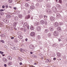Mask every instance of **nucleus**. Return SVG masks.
Instances as JSON below:
<instances>
[{
  "label": "nucleus",
  "mask_w": 67,
  "mask_h": 67,
  "mask_svg": "<svg viewBox=\"0 0 67 67\" xmlns=\"http://www.w3.org/2000/svg\"><path fill=\"white\" fill-rule=\"evenodd\" d=\"M22 62H20V65H22Z\"/></svg>",
  "instance_id": "4d7b16f0"
},
{
  "label": "nucleus",
  "mask_w": 67,
  "mask_h": 67,
  "mask_svg": "<svg viewBox=\"0 0 67 67\" xmlns=\"http://www.w3.org/2000/svg\"><path fill=\"white\" fill-rule=\"evenodd\" d=\"M24 29V32H26V30H27L25 28H24V29Z\"/></svg>",
  "instance_id": "c03bdc74"
},
{
  "label": "nucleus",
  "mask_w": 67,
  "mask_h": 67,
  "mask_svg": "<svg viewBox=\"0 0 67 67\" xmlns=\"http://www.w3.org/2000/svg\"><path fill=\"white\" fill-rule=\"evenodd\" d=\"M0 54H3L4 53L2 51H0Z\"/></svg>",
  "instance_id": "de8ad7c7"
},
{
  "label": "nucleus",
  "mask_w": 67,
  "mask_h": 67,
  "mask_svg": "<svg viewBox=\"0 0 67 67\" xmlns=\"http://www.w3.org/2000/svg\"><path fill=\"white\" fill-rule=\"evenodd\" d=\"M46 12L48 13H51V10L50 9H48V10L46 11Z\"/></svg>",
  "instance_id": "f8f14e48"
},
{
  "label": "nucleus",
  "mask_w": 67,
  "mask_h": 67,
  "mask_svg": "<svg viewBox=\"0 0 67 67\" xmlns=\"http://www.w3.org/2000/svg\"><path fill=\"white\" fill-rule=\"evenodd\" d=\"M30 9L32 10V9H34V5H32L30 7Z\"/></svg>",
  "instance_id": "6ab92c4d"
},
{
  "label": "nucleus",
  "mask_w": 67,
  "mask_h": 67,
  "mask_svg": "<svg viewBox=\"0 0 67 67\" xmlns=\"http://www.w3.org/2000/svg\"><path fill=\"white\" fill-rule=\"evenodd\" d=\"M40 38H41V37L40 36H38V39H40Z\"/></svg>",
  "instance_id": "49530a36"
},
{
  "label": "nucleus",
  "mask_w": 67,
  "mask_h": 67,
  "mask_svg": "<svg viewBox=\"0 0 67 67\" xmlns=\"http://www.w3.org/2000/svg\"><path fill=\"white\" fill-rule=\"evenodd\" d=\"M2 59L3 62H5V63H6V62H7V61H8L7 59V58H3Z\"/></svg>",
  "instance_id": "39448f33"
},
{
  "label": "nucleus",
  "mask_w": 67,
  "mask_h": 67,
  "mask_svg": "<svg viewBox=\"0 0 67 67\" xmlns=\"http://www.w3.org/2000/svg\"><path fill=\"white\" fill-rule=\"evenodd\" d=\"M8 66H10L12 65V62H9L8 63Z\"/></svg>",
  "instance_id": "c85d7f7f"
},
{
  "label": "nucleus",
  "mask_w": 67,
  "mask_h": 67,
  "mask_svg": "<svg viewBox=\"0 0 67 67\" xmlns=\"http://www.w3.org/2000/svg\"><path fill=\"white\" fill-rule=\"evenodd\" d=\"M29 26H27V29L29 30Z\"/></svg>",
  "instance_id": "5fc2aeb1"
},
{
  "label": "nucleus",
  "mask_w": 67,
  "mask_h": 67,
  "mask_svg": "<svg viewBox=\"0 0 67 67\" xmlns=\"http://www.w3.org/2000/svg\"><path fill=\"white\" fill-rule=\"evenodd\" d=\"M4 66L5 67H7V64H4Z\"/></svg>",
  "instance_id": "13d9d810"
},
{
  "label": "nucleus",
  "mask_w": 67,
  "mask_h": 67,
  "mask_svg": "<svg viewBox=\"0 0 67 67\" xmlns=\"http://www.w3.org/2000/svg\"><path fill=\"white\" fill-rule=\"evenodd\" d=\"M59 24L57 22H56L54 23V26L55 27H57L58 26Z\"/></svg>",
  "instance_id": "9b49d317"
},
{
  "label": "nucleus",
  "mask_w": 67,
  "mask_h": 67,
  "mask_svg": "<svg viewBox=\"0 0 67 67\" xmlns=\"http://www.w3.org/2000/svg\"><path fill=\"white\" fill-rule=\"evenodd\" d=\"M56 17L58 18H60V17L61 16H60V15L59 13V12H56Z\"/></svg>",
  "instance_id": "f03ea898"
},
{
  "label": "nucleus",
  "mask_w": 67,
  "mask_h": 67,
  "mask_svg": "<svg viewBox=\"0 0 67 67\" xmlns=\"http://www.w3.org/2000/svg\"><path fill=\"white\" fill-rule=\"evenodd\" d=\"M44 21L42 20L40 21V23L41 24H44Z\"/></svg>",
  "instance_id": "4468645a"
},
{
  "label": "nucleus",
  "mask_w": 67,
  "mask_h": 67,
  "mask_svg": "<svg viewBox=\"0 0 67 67\" xmlns=\"http://www.w3.org/2000/svg\"><path fill=\"white\" fill-rule=\"evenodd\" d=\"M4 7H5V6H4V5H3L2 6V8H4Z\"/></svg>",
  "instance_id": "6e6d98bb"
},
{
  "label": "nucleus",
  "mask_w": 67,
  "mask_h": 67,
  "mask_svg": "<svg viewBox=\"0 0 67 67\" xmlns=\"http://www.w3.org/2000/svg\"><path fill=\"white\" fill-rule=\"evenodd\" d=\"M20 51H21V52H23L25 50L24 49H20Z\"/></svg>",
  "instance_id": "72a5a7b5"
},
{
  "label": "nucleus",
  "mask_w": 67,
  "mask_h": 67,
  "mask_svg": "<svg viewBox=\"0 0 67 67\" xmlns=\"http://www.w3.org/2000/svg\"><path fill=\"white\" fill-rule=\"evenodd\" d=\"M49 31L48 29H46L44 30V32H45L46 33H47Z\"/></svg>",
  "instance_id": "bb28decb"
},
{
  "label": "nucleus",
  "mask_w": 67,
  "mask_h": 67,
  "mask_svg": "<svg viewBox=\"0 0 67 67\" xmlns=\"http://www.w3.org/2000/svg\"><path fill=\"white\" fill-rule=\"evenodd\" d=\"M3 20L4 22H5V23H7V22H8V20L6 19H4Z\"/></svg>",
  "instance_id": "c756f323"
},
{
  "label": "nucleus",
  "mask_w": 67,
  "mask_h": 67,
  "mask_svg": "<svg viewBox=\"0 0 67 67\" xmlns=\"http://www.w3.org/2000/svg\"><path fill=\"white\" fill-rule=\"evenodd\" d=\"M34 67V66L33 65H31L30 66V67Z\"/></svg>",
  "instance_id": "338daca9"
},
{
  "label": "nucleus",
  "mask_w": 67,
  "mask_h": 67,
  "mask_svg": "<svg viewBox=\"0 0 67 67\" xmlns=\"http://www.w3.org/2000/svg\"><path fill=\"white\" fill-rule=\"evenodd\" d=\"M25 5L26 7L27 8H28V7H29V6H30V5H29V4L27 3H26L25 4Z\"/></svg>",
  "instance_id": "a878e982"
},
{
  "label": "nucleus",
  "mask_w": 67,
  "mask_h": 67,
  "mask_svg": "<svg viewBox=\"0 0 67 67\" xmlns=\"http://www.w3.org/2000/svg\"><path fill=\"white\" fill-rule=\"evenodd\" d=\"M6 17L7 18H8V19H10V18H11V16L10 15H6Z\"/></svg>",
  "instance_id": "aec40b11"
},
{
  "label": "nucleus",
  "mask_w": 67,
  "mask_h": 67,
  "mask_svg": "<svg viewBox=\"0 0 67 67\" xmlns=\"http://www.w3.org/2000/svg\"><path fill=\"white\" fill-rule=\"evenodd\" d=\"M36 30L37 31H41V27L40 26H37L36 28Z\"/></svg>",
  "instance_id": "20e7f679"
},
{
  "label": "nucleus",
  "mask_w": 67,
  "mask_h": 67,
  "mask_svg": "<svg viewBox=\"0 0 67 67\" xmlns=\"http://www.w3.org/2000/svg\"><path fill=\"white\" fill-rule=\"evenodd\" d=\"M12 48L14 50H19V48L16 47H13Z\"/></svg>",
  "instance_id": "0eeeda50"
},
{
  "label": "nucleus",
  "mask_w": 67,
  "mask_h": 67,
  "mask_svg": "<svg viewBox=\"0 0 67 67\" xmlns=\"http://www.w3.org/2000/svg\"><path fill=\"white\" fill-rule=\"evenodd\" d=\"M8 2L10 3H11L12 2V0H8Z\"/></svg>",
  "instance_id": "e433bc0d"
},
{
  "label": "nucleus",
  "mask_w": 67,
  "mask_h": 67,
  "mask_svg": "<svg viewBox=\"0 0 67 67\" xmlns=\"http://www.w3.org/2000/svg\"><path fill=\"white\" fill-rule=\"evenodd\" d=\"M4 11V9H0V11Z\"/></svg>",
  "instance_id": "8fccbe9b"
},
{
  "label": "nucleus",
  "mask_w": 67,
  "mask_h": 67,
  "mask_svg": "<svg viewBox=\"0 0 67 67\" xmlns=\"http://www.w3.org/2000/svg\"><path fill=\"white\" fill-rule=\"evenodd\" d=\"M42 0H37V1H38V2H41V1H42Z\"/></svg>",
  "instance_id": "3c124183"
},
{
  "label": "nucleus",
  "mask_w": 67,
  "mask_h": 67,
  "mask_svg": "<svg viewBox=\"0 0 67 67\" xmlns=\"http://www.w3.org/2000/svg\"><path fill=\"white\" fill-rule=\"evenodd\" d=\"M59 25H63V23L59 22Z\"/></svg>",
  "instance_id": "37998d69"
},
{
  "label": "nucleus",
  "mask_w": 67,
  "mask_h": 67,
  "mask_svg": "<svg viewBox=\"0 0 67 67\" xmlns=\"http://www.w3.org/2000/svg\"><path fill=\"white\" fill-rule=\"evenodd\" d=\"M30 35L31 36H34L35 35V33L34 32H32L30 34Z\"/></svg>",
  "instance_id": "9d476101"
},
{
  "label": "nucleus",
  "mask_w": 67,
  "mask_h": 67,
  "mask_svg": "<svg viewBox=\"0 0 67 67\" xmlns=\"http://www.w3.org/2000/svg\"><path fill=\"white\" fill-rule=\"evenodd\" d=\"M5 7L6 8H8V5H6L5 6Z\"/></svg>",
  "instance_id": "864d4df0"
},
{
  "label": "nucleus",
  "mask_w": 67,
  "mask_h": 67,
  "mask_svg": "<svg viewBox=\"0 0 67 67\" xmlns=\"http://www.w3.org/2000/svg\"><path fill=\"white\" fill-rule=\"evenodd\" d=\"M47 60H48V61L49 62V59H47Z\"/></svg>",
  "instance_id": "0e129e2a"
},
{
  "label": "nucleus",
  "mask_w": 67,
  "mask_h": 67,
  "mask_svg": "<svg viewBox=\"0 0 67 67\" xmlns=\"http://www.w3.org/2000/svg\"><path fill=\"white\" fill-rule=\"evenodd\" d=\"M59 41V42L61 41V39L59 38L58 39Z\"/></svg>",
  "instance_id": "603ef678"
},
{
  "label": "nucleus",
  "mask_w": 67,
  "mask_h": 67,
  "mask_svg": "<svg viewBox=\"0 0 67 67\" xmlns=\"http://www.w3.org/2000/svg\"><path fill=\"white\" fill-rule=\"evenodd\" d=\"M28 13H30V10H29L28 12Z\"/></svg>",
  "instance_id": "774afa93"
},
{
  "label": "nucleus",
  "mask_w": 67,
  "mask_h": 67,
  "mask_svg": "<svg viewBox=\"0 0 67 67\" xmlns=\"http://www.w3.org/2000/svg\"><path fill=\"white\" fill-rule=\"evenodd\" d=\"M57 7L58 8V9H60L61 8V6L58 4L57 5Z\"/></svg>",
  "instance_id": "a211bd4d"
},
{
  "label": "nucleus",
  "mask_w": 67,
  "mask_h": 67,
  "mask_svg": "<svg viewBox=\"0 0 67 67\" xmlns=\"http://www.w3.org/2000/svg\"><path fill=\"white\" fill-rule=\"evenodd\" d=\"M22 34V32H18L17 33L18 35H21Z\"/></svg>",
  "instance_id": "f704fd0d"
},
{
  "label": "nucleus",
  "mask_w": 67,
  "mask_h": 67,
  "mask_svg": "<svg viewBox=\"0 0 67 67\" xmlns=\"http://www.w3.org/2000/svg\"><path fill=\"white\" fill-rule=\"evenodd\" d=\"M50 30L51 31H52V32H53V31H54V29L53 28V27L50 28Z\"/></svg>",
  "instance_id": "473e14b6"
},
{
  "label": "nucleus",
  "mask_w": 67,
  "mask_h": 67,
  "mask_svg": "<svg viewBox=\"0 0 67 67\" xmlns=\"http://www.w3.org/2000/svg\"><path fill=\"white\" fill-rule=\"evenodd\" d=\"M16 14H18V15L20 13V12H19V11H17L16 12Z\"/></svg>",
  "instance_id": "a19ab883"
},
{
  "label": "nucleus",
  "mask_w": 67,
  "mask_h": 67,
  "mask_svg": "<svg viewBox=\"0 0 67 67\" xmlns=\"http://www.w3.org/2000/svg\"><path fill=\"white\" fill-rule=\"evenodd\" d=\"M30 15H28L26 16L25 18L26 19H30Z\"/></svg>",
  "instance_id": "393cba45"
},
{
  "label": "nucleus",
  "mask_w": 67,
  "mask_h": 67,
  "mask_svg": "<svg viewBox=\"0 0 67 67\" xmlns=\"http://www.w3.org/2000/svg\"><path fill=\"white\" fill-rule=\"evenodd\" d=\"M59 2L61 3V4H62V0H59Z\"/></svg>",
  "instance_id": "58836bf2"
},
{
  "label": "nucleus",
  "mask_w": 67,
  "mask_h": 67,
  "mask_svg": "<svg viewBox=\"0 0 67 67\" xmlns=\"http://www.w3.org/2000/svg\"><path fill=\"white\" fill-rule=\"evenodd\" d=\"M53 11H56V8L55 7H54L53 8Z\"/></svg>",
  "instance_id": "cd10ccee"
},
{
  "label": "nucleus",
  "mask_w": 67,
  "mask_h": 67,
  "mask_svg": "<svg viewBox=\"0 0 67 67\" xmlns=\"http://www.w3.org/2000/svg\"><path fill=\"white\" fill-rule=\"evenodd\" d=\"M29 47L31 49H34V46L32 44H30L29 45Z\"/></svg>",
  "instance_id": "423d86ee"
},
{
  "label": "nucleus",
  "mask_w": 67,
  "mask_h": 67,
  "mask_svg": "<svg viewBox=\"0 0 67 67\" xmlns=\"http://www.w3.org/2000/svg\"><path fill=\"white\" fill-rule=\"evenodd\" d=\"M48 37H49V38H51V36H52V34L51 33H49L48 35Z\"/></svg>",
  "instance_id": "412c9836"
},
{
  "label": "nucleus",
  "mask_w": 67,
  "mask_h": 67,
  "mask_svg": "<svg viewBox=\"0 0 67 67\" xmlns=\"http://www.w3.org/2000/svg\"><path fill=\"white\" fill-rule=\"evenodd\" d=\"M18 58L19 59L20 61L22 62V58H21L20 57H18Z\"/></svg>",
  "instance_id": "c9c22d12"
},
{
  "label": "nucleus",
  "mask_w": 67,
  "mask_h": 67,
  "mask_svg": "<svg viewBox=\"0 0 67 67\" xmlns=\"http://www.w3.org/2000/svg\"><path fill=\"white\" fill-rule=\"evenodd\" d=\"M18 17L19 18H22V17H23V15H22L21 14H19L18 15Z\"/></svg>",
  "instance_id": "2f4dec72"
},
{
  "label": "nucleus",
  "mask_w": 67,
  "mask_h": 67,
  "mask_svg": "<svg viewBox=\"0 0 67 67\" xmlns=\"http://www.w3.org/2000/svg\"><path fill=\"white\" fill-rule=\"evenodd\" d=\"M11 38V39H14V37H12Z\"/></svg>",
  "instance_id": "bf43d9fd"
},
{
  "label": "nucleus",
  "mask_w": 67,
  "mask_h": 67,
  "mask_svg": "<svg viewBox=\"0 0 67 67\" xmlns=\"http://www.w3.org/2000/svg\"><path fill=\"white\" fill-rule=\"evenodd\" d=\"M51 5H48V8H51Z\"/></svg>",
  "instance_id": "a18cd8bd"
},
{
  "label": "nucleus",
  "mask_w": 67,
  "mask_h": 67,
  "mask_svg": "<svg viewBox=\"0 0 67 67\" xmlns=\"http://www.w3.org/2000/svg\"><path fill=\"white\" fill-rule=\"evenodd\" d=\"M26 41H27V38H26L25 40Z\"/></svg>",
  "instance_id": "69168bd1"
},
{
  "label": "nucleus",
  "mask_w": 67,
  "mask_h": 67,
  "mask_svg": "<svg viewBox=\"0 0 67 67\" xmlns=\"http://www.w3.org/2000/svg\"><path fill=\"white\" fill-rule=\"evenodd\" d=\"M17 24H18V22H15L13 23V26H14L15 27L16 26V25H17Z\"/></svg>",
  "instance_id": "dca6fc26"
},
{
  "label": "nucleus",
  "mask_w": 67,
  "mask_h": 67,
  "mask_svg": "<svg viewBox=\"0 0 67 67\" xmlns=\"http://www.w3.org/2000/svg\"><path fill=\"white\" fill-rule=\"evenodd\" d=\"M53 35L55 36H58V34H59V32L57 31H55L53 32Z\"/></svg>",
  "instance_id": "f257e3e1"
},
{
  "label": "nucleus",
  "mask_w": 67,
  "mask_h": 67,
  "mask_svg": "<svg viewBox=\"0 0 67 67\" xmlns=\"http://www.w3.org/2000/svg\"><path fill=\"white\" fill-rule=\"evenodd\" d=\"M36 5L37 7H38V6H39V3H37V4H36Z\"/></svg>",
  "instance_id": "79ce46f5"
},
{
  "label": "nucleus",
  "mask_w": 67,
  "mask_h": 67,
  "mask_svg": "<svg viewBox=\"0 0 67 67\" xmlns=\"http://www.w3.org/2000/svg\"><path fill=\"white\" fill-rule=\"evenodd\" d=\"M30 29L31 30H34V27L32 25L30 26Z\"/></svg>",
  "instance_id": "2eb2a0df"
},
{
  "label": "nucleus",
  "mask_w": 67,
  "mask_h": 67,
  "mask_svg": "<svg viewBox=\"0 0 67 67\" xmlns=\"http://www.w3.org/2000/svg\"><path fill=\"white\" fill-rule=\"evenodd\" d=\"M39 16L40 18H43V15L42 14H41Z\"/></svg>",
  "instance_id": "7c9ffc66"
},
{
  "label": "nucleus",
  "mask_w": 67,
  "mask_h": 67,
  "mask_svg": "<svg viewBox=\"0 0 67 67\" xmlns=\"http://www.w3.org/2000/svg\"><path fill=\"white\" fill-rule=\"evenodd\" d=\"M40 24V23L38 22H37L35 23L34 24V25L35 26H37L38 25Z\"/></svg>",
  "instance_id": "7ed1b4c3"
},
{
  "label": "nucleus",
  "mask_w": 67,
  "mask_h": 67,
  "mask_svg": "<svg viewBox=\"0 0 67 67\" xmlns=\"http://www.w3.org/2000/svg\"><path fill=\"white\" fill-rule=\"evenodd\" d=\"M1 42H2L3 43H4V41L3 40H0Z\"/></svg>",
  "instance_id": "ea45409f"
},
{
  "label": "nucleus",
  "mask_w": 67,
  "mask_h": 67,
  "mask_svg": "<svg viewBox=\"0 0 67 67\" xmlns=\"http://www.w3.org/2000/svg\"><path fill=\"white\" fill-rule=\"evenodd\" d=\"M18 19H19V18L16 16H15L14 18V20L15 21H18Z\"/></svg>",
  "instance_id": "ddd939ff"
},
{
  "label": "nucleus",
  "mask_w": 67,
  "mask_h": 67,
  "mask_svg": "<svg viewBox=\"0 0 67 67\" xmlns=\"http://www.w3.org/2000/svg\"><path fill=\"white\" fill-rule=\"evenodd\" d=\"M27 25V23H25L24 25V27H26Z\"/></svg>",
  "instance_id": "5701e85b"
},
{
  "label": "nucleus",
  "mask_w": 67,
  "mask_h": 67,
  "mask_svg": "<svg viewBox=\"0 0 67 67\" xmlns=\"http://www.w3.org/2000/svg\"><path fill=\"white\" fill-rule=\"evenodd\" d=\"M30 54H33V52H30Z\"/></svg>",
  "instance_id": "e2e57ef3"
},
{
  "label": "nucleus",
  "mask_w": 67,
  "mask_h": 67,
  "mask_svg": "<svg viewBox=\"0 0 67 67\" xmlns=\"http://www.w3.org/2000/svg\"><path fill=\"white\" fill-rule=\"evenodd\" d=\"M0 13L1 14V15H3L4 14V13H3L2 12H0Z\"/></svg>",
  "instance_id": "4c0bfd02"
},
{
  "label": "nucleus",
  "mask_w": 67,
  "mask_h": 67,
  "mask_svg": "<svg viewBox=\"0 0 67 67\" xmlns=\"http://www.w3.org/2000/svg\"><path fill=\"white\" fill-rule=\"evenodd\" d=\"M53 60H56V58H54L53 59Z\"/></svg>",
  "instance_id": "052dcab7"
},
{
  "label": "nucleus",
  "mask_w": 67,
  "mask_h": 67,
  "mask_svg": "<svg viewBox=\"0 0 67 67\" xmlns=\"http://www.w3.org/2000/svg\"><path fill=\"white\" fill-rule=\"evenodd\" d=\"M61 30V29L60 28V27L59 26H58V31L59 32H60Z\"/></svg>",
  "instance_id": "4be33fe9"
},
{
  "label": "nucleus",
  "mask_w": 67,
  "mask_h": 67,
  "mask_svg": "<svg viewBox=\"0 0 67 67\" xmlns=\"http://www.w3.org/2000/svg\"><path fill=\"white\" fill-rule=\"evenodd\" d=\"M44 18H46V17L47 18V16L45 15H44Z\"/></svg>",
  "instance_id": "09e8293b"
},
{
  "label": "nucleus",
  "mask_w": 67,
  "mask_h": 67,
  "mask_svg": "<svg viewBox=\"0 0 67 67\" xmlns=\"http://www.w3.org/2000/svg\"><path fill=\"white\" fill-rule=\"evenodd\" d=\"M57 55L58 57H61L62 54L59 52H58L57 54Z\"/></svg>",
  "instance_id": "1a4fd4ad"
},
{
  "label": "nucleus",
  "mask_w": 67,
  "mask_h": 67,
  "mask_svg": "<svg viewBox=\"0 0 67 67\" xmlns=\"http://www.w3.org/2000/svg\"><path fill=\"white\" fill-rule=\"evenodd\" d=\"M7 59H8L10 60H12V57H10V56H8Z\"/></svg>",
  "instance_id": "f3484780"
},
{
  "label": "nucleus",
  "mask_w": 67,
  "mask_h": 67,
  "mask_svg": "<svg viewBox=\"0 0 67 67\" xmlns=\"http://www.w3.org/2000/svg\"><path fill=\"white\" fill-rule=\"evenodd\" d=\"M18 38H19V39H22V38H23V36L21 35H19L18 36Z\"/></svg>",
  "instance_id": "b1692460"
},
{
  "label": "nucleus",
  "mask_w": 67,
  "mask_h": 67,
  "mask_svg": "<svg viewBox=\"0 0 67 67\" xmlns=\"http://www.w3.org/2000/svg\"><path fill=\"white\" fill-rule=\"evenodd\" d=\"M55 19V18L54 17L51 16L50 18V20L51 21H54Z\"/></svg>",
  "instance_id": "6e6552de"
},
{
  "label": "nucleus",
  "mask_w": 67,
  "mask_h": 67,
  "mask_svg": "<svg viewBox=\"0 0 67 67\" xmlns=\"http://www.w3.org/2000/svg\"><path fill=\"white\" fill-rule=\"evenodd\" d=\"M14 10H16V7H14Z\"/></svg>",
  "instance_id": "680f3d73"
}]
</instances>
